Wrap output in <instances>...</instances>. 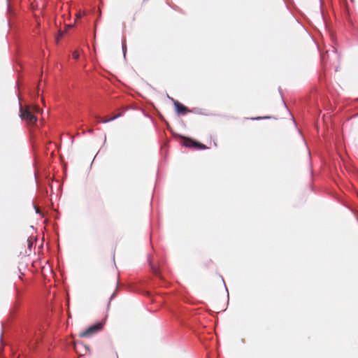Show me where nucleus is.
Wrapping results in <instances>:
<instances>
[{
	"label": "nucleus",
	"instance_id": "nucleus-13",
	"mask_svg": "<svg viewBox=\"0 0 358 358\" xmlns=\"http://www.w3.org/2000/svg\"><path fill=\"white\" fill-rule=\"evenodd\" d=\"M101 275H102L103 276H104V275H106V273H105L104 272H102V273H101Z\"/></svg>",
	"mask_w": 358,
	"mask_h": 358
},
{
	"label": "nucleus",
	"instance_id": "nucleus-2",
	"mask_svg": "<svg viewBox=\"0 0 358 358\" xmlns=\"http://www.w3.org/2000/svg\"><path fill=\"white\" fill-rule=\"evenodd\" d=\"M103 328V324L102 323H97L95 324L89 328H87L85 331L81 332L80 334V337H90L94 334H96L99 331H101Z\"/></svg>",
	"mask_w": 358,
	"mask_h": 358
},
{
	"label": "nucleus",
	"instance_id": "nucleus-6",
	"mask_svg": "<svg viewBox=\"0 0 358 358\" xmlns=\"http://www.w3.org/2000/svg\"><path fill=\"white\" fill-rule=\"evenodd\" d=\"M22 295V291L16 287L15 288V301L14 303V308H17L20 306V301Z\"/></svg>",
	"mask_w": 358,
	"mask_h": 358
},
{
	"label": "nucleus",
	"instance_id": "nucleus-8",
	"mask_svg": "<svg viewBox=\"0 0 358 358\" xmlns=\"http://www.w3.org/2000/svg\"><path fill=\"white\" fill-rule=\"evenodd\" d=\"M72 57L74 59H78L79 58V53L78 51H74L72 54Z\"/></svg>",
	"mask_w": 358,
	"mask_h": 358
},
{
	"label": "nucleus",
	"instance_id": "nucleus-10",
	"mask_svg": "<svg viewBox=\"0 0 358 358\" xmlns=\"http://www.w3.org/2000/svg\"><path fill=\"white\" fill-rule=\"evenodd\" d=\"M261 118H262V117H256V118H251V119H252V120H259V119H261Z\"/></svg>",
	"mask_w": 358,
	"mask_h": 358
},
{
	"label": "nucleus",
	"instance_id": "nucleus-5",
	"mask_svg": "<svg viewBox=\"0 0 358 358\" xmlns=\"http://www.w3.org/2000/svg\"><path fill=\"white\" fill-rule=\"evenodd\" d=\"M108 275H109L110 278L112 280L113 284L114 285H117V273H116L115 268L113 264H111V266H110V269L109 271Z\"/></svg>",
	"mask_w": 358,
	"mask_h": 358
},
{
	"label": "nucleus",
	"instance_id": "nucleus-3",
	"mask_svg": "<svg viewBox=\"0 0 358 358\" xmlns=\"http://www.w3.org/2000/svg\"><path fill=\"white\" fill-rule=\"evenodd\" d=\"M184 145L187 147H192L200 150H205L207 147L201 143L196 142L190 138H185L184 141Z\"/></svg>",
	"mask_w": 358,
	"mask_h": 358
},
{
	"label": "nucleus",
	"instance_id": "nucleus-1",
	"mask_svg": "<svg viewBox=\"0 0 358 358\" xmlns=\"http://www.w3.org/2000/svg\"><path fill=\"white\" fill-rule=\"evenodd\" d=\"M39 107L36 105H26L24 106H21L20 109V116L21 119L25 121L28 125L31 126L34 125L37 121V117L34 114L39 113Z\"/></svg>",
	"mask_w": 358,
	"mask_h": 358
},
{
	"label": "nucleus",
	"instance_id": "nucleus-7",
	"mask_svg": "<svg viewBox=\"0 0 358 358\" xmlns=\"http://www.w3.org/2000/svg\"><path fill=\"white\" fill-rule=\"evenodd\" d=\"M120 116V114L117 115H115L110 118H103V119H101L100 117H96L98 119H100V122H103V123H107L108 122H110L115 119H116L117 117Z\"/></svg>",
	"mask_w": 358,
	"mask_h": 358
},
{
	"label": "nucleus",
	"instance_id": "nucleus-9",
	"mask_svg": "<svg viewBox=\"0 0 358 358\" xmlns=\"http://www.w3.org/2000/svg\"><path fill=\"white\" fill-rule=\"evenodd\" d=\"M82 17V14L80 13V12H79L77 15H76V18L78 19V18H80Z\"/></svg>",
	"mask_w": 358,
	"mask_h": 358
},
{
	"label": "nucleus",
	"instance_id": "nucleus-4",
	"mask_svg": "<svg viewBox=\"0 0 358 358\" xmlns=\"http://www.w3.org/2000/svg\"><path fill=\"white\" fill-rule=\"evenodd\" d=\"M174 106L176 107L177 113L179 114L184 115L189 112V109L186 106H185L178 101H174Z\"/></svg>",
	"mask_w": 358,
	"mask_h": 358
},
{
	"label": "nucleus",
	"instance_id": "nucleus-12",
	"mask_svg": "<svg viewBox=\"0 0 358 358\" xmlns=\"http://www.w3.org/2000/svg\"><path fill=\"white\" fill-rule=\"evenodd\" d=\"M28 242H29V247H31V243L30 240H28Z\"/></svg>",
	"mask_w": 358,
	"mask_h": 358
},
{
	"label": "nucleus",
	"instance_id": "nucleus-11",
	"mask_svg": "<svg viewBox=\"0 0 358 358\" xmlns=\"http://www.w3.org/2000/svg\"><path fill=\"white\" fill-rule=\"evenodd\" d=\"M115 358H118V355H117V353L116 352H115Z\"/></svg>",
	"mask_w": 358,
	"mask_h": 358
}]
</instances>
